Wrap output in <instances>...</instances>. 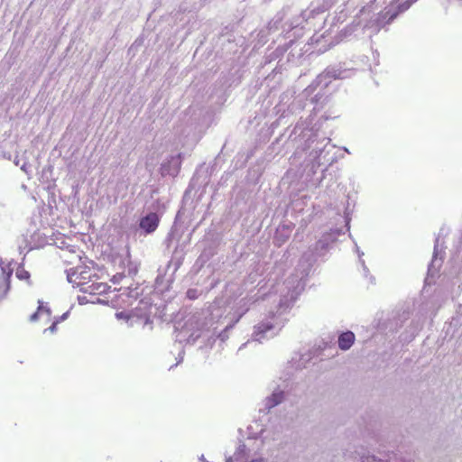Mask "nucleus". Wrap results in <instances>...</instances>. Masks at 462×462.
Listing matches in <instances>:
<instances>
[{"instance_id": "nucleus-1", "label": "nucleus", "mask_w": 462, "mask_h": 462, "mask_svg": "<svg viewBox=\"0 0 462 462\" xmlns=\"http://www.w3.org/2000/svg\"><path fill=\"white\" fill-rule=\"evenodd\" d=\"M92 266L88 265H79L75 268H70L67 271L68 282L73 284L74 287L86 288L87 284L97 277L95 264L93 262L90 263Z\"/></svg>"}, {"instance_id": "nucleus-2", "label": "nucleus", "mask_w": 462, "mask_h": 462, "mask_svg": "<svg viewBox=\"0 0 462 462\" xmlns=\"http://www.w3.org/2000/svg\"><path fill=\"white\" fill-rule=\"evenodd\" d=\"M160 223V217L156 213H150L140 220V227L146 233L154 232Z\"/></svg>"}, {"instance_id": "nucleus-3", "label": "nucleus", "mask_w": 462, "mask_h": 462, "mask_svg": "<svg viewBox=\"0 0 462 462\" xmlns=\"http://www.w3.org/2000/svg\"><path fill=\"white\" fill-rule=\"evenodd\" d=\"M355 341V335L351 331L342 333L338 337V346L342 350H347Z\"/></svg>"}, {"instance_id": "nucleus-4", "label": "nucleus", "mask_w": 462, "mask_h": 462, "mask_svg": "<svg viewBox=\"0 0 462 462\" xmlns=\"http://www.w3.org/2000/svg\"><path fill=\"white\" fill-rule=\"evenodd\" d=\"M109 286L105 282H93L86 288H81V291L88 292L89 294H102L106 292Z\"/></svg>"}, {"instance_id": "nucleus-5", "label": "nucleus", "mask_w": 462, "mask_h": 462, "mask_svg": "<svg viewBox=\"0 0 462 462\" xmlns=\"http://www.w3.org/2000/svg\"><path fill=\"white\" fill-rule=\"evenodd\" d=\"M12 275V271H8L7 273H3L2 278L0 279V299L4 298L9 289H10V278Z\"/></svg>"}, {"instance_id": "nucleus-6", "label": "nucleus", "mask_w": 462, "mask_h": 462, "mask_svg": "<svg viewBox=\"0 0 462 462\" xmlns=\"http://www.w3.org/2000/svg\"><path fill=\"white\" fill-rule=\"evenodd\" d=\"M15 275L19 280L26 282H29L31 277L30 273L27 270H25L24 267L23 266H19L16 269Z\"/></svg>"}, {"instance_id": "nucleus-7", "label": "nucleus", "mask_w": 462, "mask_h": 462, "mask_svg": "<svg viewBox=\"0 0 462 462\" xmlns=\"http://www.w3.org/2000/svg\"><path fill=\"white\" fill-rule=\"evenodd\" d=\"M272 328H273L272 324H265V323L259 324L256 328L258 333H265L266 331H268Z\"/></svg>"}, {"instance_id": "nucleus-8", "label": "nucleus", "mask_w": 462, "mask_h": 462, "mask_svg": "<svg viewBox=\"0 0 462 462\" xmlns=\"http://www.w3.org/2000/svg\"><path fill=\"white\" fill-rule=\"evenodd\" d=\"M42 308L40 306V307L38 308V310H37L36 312H34L33 314H32V315H31V317H30V320H31V321H35V320H37V319H38V314H39V312L42 310Z\"/></svg>"}, {"instance_id": "nucleus-9", "label": "nucleus", "mask_w": 462, "mask_h": 462, "mask_svg": "<svg viewBox=\"0 0 462 462\" xmlns=\"http://www.w3.org/2000/svg\"><path fill=\"white\" fill-rule=\"evenodd\" d=\"M187 294H188V297L189 299H194L195 298V291H193V290H189Z\"/></svg>"}, {"instance_id": "nucleus-10", "label": "nucleus", "mask_w": 462, "mask_h": 462, "mask_svg": "<svg viewBox=\"0 0 462 462\" xmlns=\"http://www.w3.org/2000/svg\"><path fill=\"white\" fill-rule=\"evenodd\" d=\"M55 328H56V324L53 323L50 328L49 329H51V331H54L55 330Z\"/></svg>"}, {"instance_id": "nucleus-11", "label": "nucleus", "mask_w": 462, "mask_h": 462, "mask_svg": "<svg viewBox=\"0 0 462 462\" xmlns=\"http://www.w3.org/2000/svg\"><path fill=\"white\" fill-rule=\"evenodd\" d=\"M251 462H263L262 460H252Z\"/></svg>"}]
</instances>
